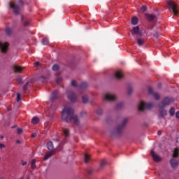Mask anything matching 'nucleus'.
Segmentation results:
<instances>
[{
	"label": "nucleus",
	"mask_w": 179,
	"mask_h": 179,
	"mask_svg": "<svg viewBox=\"0 0 179 179\" xmlns=\"http://www.w3.org/2000/svg\"><path fill=\"white\" fill-rule=\"evenodd\" d=\"M62 120L65 122H71L73 121L76 125H79V118L75 115V111L72 106H66L62 112Z\"/></svg>",
	"instance_id": "obj_1"
},
{
	"label": "nucleus",
	"mask_w": 179,
	"mask_h": 179,
	"mask_svg": "<svg viewBox=\"0 0 179 179\" xmlns=\"http://www.w3.org/2000/svg\"><path fill=\"white\" fill-rule=\"evenodd\" d=\"M127 123L128 118H124L121 124H119L117 127L111 130V136H120V135L122 134V131H124V128L125 127V125H127Z\"/></svg>",
	"instance_id": "obj_2"
},
{
	"label": "nucleus",
	"mask_w": 179,
	"mask_h": 179,
	"mask_svg": "<svg viewBox=\"0 0 179 179\" xmlns=\"http://www.w3.org/2000/svg\"><path fill=\"white\" fill-rule=\"evenodd\" d=\"M117 94L108 92L103 95L102 100L103 103H113L114 101H117Z\"/></svg>",
	"instance_id": "obj_3"
},
{
	"label": "nucleus",
	"mask_w": 179,
	"mask_h": 179,
	"mask_svg": "<svg viewBox=\"0 0 179 179\" xmlns=\"http://www.w3.org/2000/svg\"><path fill=\"white\" fill-rule=\"evenodd\" d=\"M18 3L19 5L13 2L10 3V7L13 10L14 15H20L21 6L23 5V0H19Z\"/></svg>",
	"instance_id": "obj_4"
},
{
	"label": "nucleus",
	"mask_w": 179,
	"mask_h": 179,
	"mask_svg": "<svg viewBox=\"0 0 179 179\" xmlns=\"http://www.w3.org/2000/svg\"><path fill=\"white\" fill-rule=\"evenodd\" d=\"M66 97L71 103L78 101V94L71 90L66 91Z\"/></svg>",
	"instance_id": "obj_5"
},
{
	"label": "nucleus",
	"mask_w": 179,
	"mask_h": 179,
	"mask_svg": "<svg viewBox=\"0 0 179 179\" xmlns=\"http://www.w3.org/2000/svg\"><path fill=\"white\" fill-rule=\"evenodd\" d=\"M153 106L154 104L152 102L146 103L145 101H141L138 106V109L140 111H143V110H150V108H153Z\"/></svg>",
	"instance_id": "obj_6"
},
{
	"label": "nucleus",
	"mask_w": 179,
	"mask_h": 179,
	"mask_svg": "<svg viewBox=\"0 0 179 179\" xmlns=\"http://www.w3.org/2000/svg\"><path fill=\"white\" fill-rule=\"evenodd\" d=\"M167 5L169 9H171L173 10V15H178V9H177V4L173 1H168Z\"/></svg>",
	"instance_id": "obj_7"
},
{
	"label": "nucleus",
	"mask_w": 179,
	"mask_h": 179,
	"mask_svg": "<svg viewBox=\"0 0 179 179\" xmlns=\"http://www.w3.org/2000/svg\"><path fill=\"white\" fill-rule=\"evenodd\" d=\"M131 34L134 36V38H136V36H139V37H142L143 34L139 29V26L134 27L131 30Z\"/></svg>",
	"instance_id": "obj_8"
},
{
	"label": "nucleus",
	"mask_w": 179,
	"mask_h": 179,
	"mask_svg": "<svg viewBox=\"0 0 179 179\" xmlns=\"http://www.w3.org/2000/svg\"><path fill=\"white\" fill-rule=\"evenodd\" d=\"M171 103V99L169 97H165L161 103L159 104V108H164L166 106H169Z\"/></svg>",
	"instance_id": "obj_9"
},
{
	"label": "nucleus",
	"mask_w": 179,
	"mask_h": 179,
	"mask_svg": "<svg viewBox=\"0 0 179 179\" xmlns=\"http://www.w3.org/2000/svg\"><path fill=\"white\" fill-rule=\"evenodd\" d=\"M150 155L155 162H162V157L155 153V151L153 150L150 151Z\"/></svg>",
	"instance_id": "obj_10"
},
{
	"label": "nucleus",
	"mask_w": 179,
	"mask_h": 179,
	"mask_svg": "<svg viewBox=\"0 0 179 179\" xmlns=\"http://www.w3.org/2000/svg\"><path fill=\"white\" fill-rule=\"evenodd\" d=\"M148 92H149L150 94H152V96H153V97H155V100H159V99H160V94H159V93H157V92H154L153 88L149 87Z\"/></svg>",
	"instance_id": "obj_11"
},
{
	"label": "nucleus",
	"mask_w": 179,
	"mask_h": 179,
	"mask_svg": "<svg viewBox=\"0 0 179 179\" xmlns=\"http://www.w3.org/2000/svg\"><path fill=\"white\" fill-rule=\"evenodd\" d=\"M59 96H61V94H59V92L57 90H55L50 95L51 101H54V100H57V99H58Z\"/></svg>",
	"instance_id": "obj_12"
},
{
	"label": "nucleus",
	"mask_w": 179,
	"mask_h": 179,
	"mask_svg": "<svg viewBox=\"0 0 179 179\" xmlns=\"http://www.w3.org/2000/svg\"><path fill=\"white\" fill-rule=\"evenodd\" d=\"M23 69H24V67H22L18 65L13 66V72H15V73H20V72H22V71H23Z\"/></svg>",
	"instance_id": "obj_13"
},
{
	"label": "nucleus",
	"mask_w": 179,
	"mask_h": 179,
	"mask_svg": "<svg viewBox=\"0 0 179 179\" xmlns=\"http://www.w3.org/2000/svg\"><path fill=\"white\" fill-rule=\"evenodd\" d=\"M8 43H2V42H0V49L1 50V52H6L8 51Z\"/></svg>",
	"instance_id": "obj_14"
},
{
	"label": "nucleus",
	"mask_w": 179,
	"mask_h": 179,
	"mask_svg": "<svg viewBox=\"0 0 179 179\" xmlns=\"http://www.w3.org/2000/svg\"><path fill=\"white\" fill-rule=\"evenodd\" d=\"M160 110L158 115L159 118H164L166 115H167V110H166L164 108H160Z\"/></svg>",
	"instance_id": "obj_15"
},
{
	"label": "nucleus",
	"mask_w": 179,
	"mask_h": 179,
	"mask_svg": "<svg viewBox=\"0 0 179 179\" xmlns=\"http://www.w3.org/2000/svg\"><path fill=\"white\" fill-rule=\"evenodd\" d=\"M82 101H83V104H87V103H89V101H90L89 94H84L82 96Z\"/></svg>",
	"instance_id": "obj_16"
},
{
	"label": "nucleus",
	"mask_w": 179,
	"mask_h": 179,
	"mask_svg": "<svg viewBox=\"0 0 179 179\" xmlns=\"http://www.w3.org/2000/svg\"><path fill=\"white\" fill-rule=\"evenodd\" d=\"M32 82L31 80L28 81L23 87V92L22 93H26V90H27V89H29V87H30V86H31L32 85Z\"/></svg>",
	"instance_id": "obj_17"
},
{
	"label": "nucleus",
	"mask_w": 179,
	"mask_h": 179,
	"mask_svg": "<svg viewBox=\"0 0 179 179\" xmlns=\"http://www.w3.org/2000/svg\"><path fill=\"white\" fill-rule=\"evenodd\" d=\"M170 162H171V166L172 169H177V164H178V161L173 159H171Z\"/></svg>",
	"instance_id": "obj_18"
},
{
	"label": "nucleus",
	"mask_w": 179,
	"mask_h": 179,
	"mask_svg": "<svg viewBox=\"0 0 179 179\" xmlns=\"http://www.w3.org/2000/svg\"><path fill=\"white\" fill-rule=\"evenodd\" d=\"M136 40V43L138 44V45H143V44H145V41L143 40V38H138V37H136L135 38Z\"/></svg>",
	"instance_id": "obj_19"
},
{
	"label": "nucleus",
	"mask_w": 179,
	"mask_h": 179,
	"mask_svg": "<svg viewBox=\"0 0 179 179\" xmlns=\"http://www.w3.org/2000/svg\"><path fill=\"white\" fill-rule=\"evenodd\" d=\"M146 17L148 20H149L150 22H152V20H155L156 19V15L153 14H148L146 15Z\"/></svg>",
	"instance_id": "obj_20"
},
{
	"label": "nucleus",
	"mask_w": 179,
	"mask_h": 179,
	"mask_svg": "<svg viewBox=\"0 0 179 179\" xmlns=\"http://www.w3.org/2000/svg\"><path fill=\"white\" fill-rule=\"evenodd\" d=\"M47 148L48 150H50V152H53L52 150H54V144L52 143V141H49L47 143Z\"/></svg>",
	"instance_id": "obj_21"
},
{
	"label": "nucleus",
	"mask_w": 179,
	"mask_h": 179,
	"mask_svg": "<svg viewBox=\"0 0 179 179\" xmlns=\"http://www.w3.org/2000/svg\"><path fill=\"white\" fill-rule=\"evenodd\" d=\"M89 87V83L87 82H83L80 85V89H87Z\"/></svg>",
	"instance_id": "obj_22"
},
{
	"label": "nucleus",
	"mask_w": 179,
	"mask_h": 179,
	"mask_svg": "<svg viewBox=\"0 0 179 179\" xmlns=\"http://www.w3.org/2000/svg\"><path fill=\"white\" fill-rule=\"evenodd\" d=\"M52 155H54V151H50V152L45 155L43 160H48V159H50V157H51Z\"/></svg>",
	"instance_id": "obj_23"
},
{
	"label": "nucleus",
	"mask_w": 179,
	"mask_h": 179,
	"mask_svg": "<svg viewBox=\"0 0 179 179\" xmlns=\"http://www.w3.org/2000/svg\"><path fill=\"white\" fill-rule=\"evenodd\" d=\"M124 106H125V104L124 103V102H119L116 104V109L117 110H121V108H124Z\"/></svg>",
	"instance_id": "obj_24"
},
{
	"label": "nucleus",
	"mask_w": 179,
	"mask_h": 179,
	"mask_svg": "<svg viewBox=\"0 0 179 179\" xmlns=\"http://www.w3.org/2000/svg\"><path fill=\"white\" fill-rule=\"evenodd\" d=\"M115 77L117 78V79H122V78H124V76L122 75V73H121V71H117L115 73Z\"/></svg>",
	"instance_id": "obj_25"
},
{
	"label": "nucleus",
	"mask_w": 179,
	"mask_h": 179,
	"mask_svg": "<svg viewBox=\"0 0 179 179\" xmlns=\"http://www.w3.org/2000/svg\"><path fill=\"white\" fill-rule=\"evenodd\" d=\"M63 135H64V138H67L69 136V129L66 128L63 129Z\"/></svg>",
	"instance_id": "obj_26"
},
{
	"label": "nucleus",
	"mask_w": 179,
	"mask_h": 179,
	"mask_svg": "<svg viewBox=\"0 0 179 179\" xmlns=\"http://www.w3.org/2000/svg\"><path fill=\"white\" fill-rule=\"evenodd\" d=\"M40 122V119H38V117H33L31 122L32 124H38V122Z\"/></svg>",
	"instance_id": "obj_27"
},
{
	"label": "nucleus",
	"mask_w": 179,
	"mask_h": 179,
	"mask_svg": "<svg viewBox=\"0 0 179 179\" xmlns=\"http://www.w3.org/2000/svg\"><path fill=\"white\" fill-rule=\"evenodd\" d=\"M71 86H73V87H78V82H76V80H71Z\"/></svg>",
	"instance_id": "obj_28"
},
{
	"label": "nucleus",
	"mask_w": 179,
	"mask_h": 179,
	"mask_svg": "<svg viewBox=\"0 0 179 179\" xmlns=\"http://www.w3.org/2000/svg\"><path fill=\"white\" fill-rule=\"evenodd\" d=\"M31 169H33V170H34V169H36V159H32V161L31 162Z\"/></svg>",
	"instance_id": "obj_29"
},
{
	"label": "nucleus",
	"mask_w": 179,
	"mask_h": 179,
	"mask_svg": "<svg viewBox=\"0 0 179 179\" xmlns=\"http://www.w3.org/2000/svg\"><path fill=\"white\" fill-rule=\"evenodd\" d=\"M48 43H50V41H48V39L47 38H44L42 40V44H43V45H48Z\"/></svg>",
	"instance_id": "obj_30"
},
{
	"label": "nucleus",
	"mask_w": 179,
	"mask_h": 179,
	"mask_svg": "<svg viewBox=\"0 0 179 179\" xmlns=\"http://www.w3.org/2000/svg\"><path fill=\"white\" fill-rule=\"evenodd\" d=\"M89 160H90V155L85 154V163H89Z\"/></svg>",
	"instance_id": "obj_31"
},
{
	"label": "nucleus",
	"mask_w": 179,
	"mask_h": 179,
	"mask_svg": "<svg viewBox=\"0 0 179 179\" xmlns=\"http://www.w3.org/2000/svg\"><path fill=\"white\" fill-rule=\"evenodd\" d=\"M131 23L132 24H138V18L136 17H134L131 19Z\"/></svg>",
	"instance_id": "obj_32"
},
{
	"label": "nucleus",
	"mask_w": 179,
	"mask_h": 179,
	"mask_svg": "<svg viewBox=\"0 0 179 179\" xmlns=\"http://www.w3.org/2000/svg\"><path fill=\"white\" fill-rule=\"evenodd\" d=\"M173 157H178V148H176L173 154Z\"/></svg>",
	"instance_id": "obj_33"
},
{
	"label": "nucleus",
	"mask_w": 179,
	"mask_h": 179,
	"mask_svg": "<svg viewBox=\"0 0 179 179\" xmlns=\"http://www.w3.org/2000/svg\"><path fill=\"white\" fill-rule=\"evenodd\" d=\"M6 34H8V36H10V34H12V29L7 27L6 29Z\"/></svg>",
	"instance_id": "obj_34"
},
{
	"label": "nucleus",
	"mask_w": 179,
	"mask_h": 179,
	"mask_svg": "<svg viewBox=\"0 0 179 179\" xmlns=\"http://www.w3.org/2000/svg\"><path fill=\"white\" fill-rule=\"evenodd\" d=\"M169 113L171 115H174L176 114V108L174 107L171 108Z\"/></svg>",
	"instance_id": "obj_35"
},
{
	"label": "nucleus",
	"mask_w": 179,
	"mask_h": 179,
	"mask_svg": "<svg viewBox=\"0 0 179 179\" xmlns=\"http://www.w3.org/2000/svg\"><path fill=\"white\" fill-rule=\"evenodd\" d=\"M96 114L98 115H101L102 114H103V109L102 108H98L97 110H96Z\"/></svg>",
	"instance_id": "obj_36"
},
{
	"label": "nucleus",
	"mask_w": 179,
	"mask_h": 179,
	"mask_svg": "<svg viewBox=\"0 0 179 179\" xmlns=\"http://www.w3.org/2000/svg\"><path fill=\"white\" fill-rule=\"evenodd\" d=\"M58 69H59V66L58 64H55L52 66V70L53 71H58Z\"/></svg>",
	"instance_id": "obj_37"
},
{
	"label": "nucleus",
	"mask_w": 179,
	"mask_h": 179,
	"mask_svg": "<svg viewBox=\"0 0 179 179\" xmlns=\"http://www.w3.org/2000/svg\"><path fill=\"white\" fill-rule=\"evenodd\" d=\"M17 83H18L20 85H22V83H23V79H22L21 77H18V78H17Z\"/></svg>",
	"instance_id": "obj_38"
},
{
	"label": "nucleus",
	"mask_w": 179,
	"mask_h": 179,
	"mask_svg": "<svg viewBox=\"0 0 179 179\" xmlns=\"http://www.w3.org/2000/svg\"><path fill=\"white\" fill-rule=\"evenodd\" d=\"M134 92V89H132V87H129L128 90H127V93L128 94H132V92Z\"/></svg>",
	"instance_id": "obj_39"
},
{
	"label": "nucleus",
	"mask_w": 179,
	"mask_h": 179,
	"mask_svg": "<svg viewBox=\"0 0 179 179\" xmlns=\"http://www.w3.org/2000/svg\"><path fill=\"white\" fill-rule=\"evenodd\" d=\"M24 26L25 27H27V26H30V22H29V20H26L25 22H24Z\"/></svg>",
	"instance_id": "obj_40"
},
{
	"label": "nucleus",
	"mask_w": 179,
	"mask_h": 179,
	"mask_svg": "<svg viewBox=\"0 0 179 179\" xmlns=\"http://www.w3.org/2000/svg\"><path fill=\"white\" fill-rule=\"evenodd\" d=\"M20 100H21L20 93H18L17 94V103H19V101H20Z\"/></svg>",
	"instance_id": "obj_41"
},
{
	"label": "nucleus",
	"mask_w": 179,
	"mask_h": 179,
	"mask_svg": "<svg viewBox=\"0 0 179 179\" xmlns=\"http://www.w3.org/2000/svg\"><path fill=\"white\" fill-rule=\"evenodd\" d=\"M107 164V162L105 161V160H103L101 162V167H104V166Z\"/></svg>",
	"instance_id": "obj_42"
},
{
	"label": "nucleus",
	"mask_w": 179,
	"mask_h": 179,
	"mask_svg": "<svg viewBox=\"0 0 179 179\" xmlns=\"http://www.w3.org/2000/svg\"><path fill=\"white\" fill-rule=\"evenodd\" d=\"M147 10H148V8L146 7V6H143L141 7V10H143V12H146Z\"/></svg>",
	"instance_id": "obj_43"
},
{
	"label": "nucleus",
	"mask_w": 179,
	"mask_h": 179,
	"mask_svg": "<svg viewBox=\"0 0 179 179\" xmlns=\"http://www.w3.org/2000/svg\"><path fill=\"white\" fill-rule=\"evenodd\" d=\"M153 36L155 37V38H158V37H160V34L158 32H156L155 34H153Z\"/></svg>",
	"instance_id": "obj_44"
},
{
	"label": "nucleus",
	"mask_w": 179,
	"mask_h": 179,
	"mask_svg": "<svg viewBox=\"0 0 179 179\" xmlns=\"http://www.w3.org/2000/svg\"><path fill=\"white\" fill-rule=\"evenodd\" d=\"M17 131L18 135H20V134H22V132H23V129H22L20 128H18Z\"/></svg>",
	"instance_id": "obj_45"
},
{
	"label": "nucleus",
	"mask_w": 179,
	"mask_h": 179,
	"mask_svg": "<svg viewBox=\"0 0 179 179\" xmlns=\"http://www.w3.org/2000/svg\"><path fill=\"white\" fill-rule=\"evenodd\" d=\"M56 83H58V84L61 83V78H59V77L57 78V80H56Z\"/></svg>",
	"instance_id": "obj_46"
},
{
	"label": "nucleus",
	"mask_w": 179,
	"mask_h": 179,
	"mask_svg": "<svg viewBox=\"0 0 179 179\" xmlns=\"http://www.w3.org/2000/svg\"><path fill=\"white\" fill-rule=\"evenodd\" d=\"M86 114H87V113H86V112H82V113H80V115H81V117H85V116L86 115Z\"/></svg>",
	"instance_id": "obj_47"
},
{
	"label": "nucleus",
	"mask_w": 179,
	"mask_h": 179,
	"mask_svg": "<svg viewBox=\"0 0 179 179\" xmlns=\"http://www.w3.org/2000/svg\"><path fill=\"white\" fill-rule=\"evenodd\" d=\"M34 66H40V62H36L34 63Z\"/></svg>",
	"instance_id": "obj_48"
},
{
	"label": "nucleus",
	"mask_w": 179,
	"mask_h": 179,
	"mask_svg": "<svg viewBox=\"0 0 179 179\" xmlns=\"http://www.w3.org/2000/svg\"><path fill=\"white\" fill-rule=\"evenodd\" d=\"M26 164H27V162L26 161H22V166H26Z\"/></svg>",
	"instance_id": "obj_49"
},
{
	"label": "nucleus",
	"mask_w": 179,
	"mask_h": 179,
	"mask_svg": "<svg viewBox=\"0 0 179 179\" xmlns=\"http://www.w3.org/2000/svg\"><path fill=\"white\" fill-rule=\"evenodd\" d=\"M3 148H6L5 144H3V143H0V149H2Z\"/></svg>",
	"instance_id": "obj_50"
},
{
	"label": "nucleus",
	"mask_w": 179,
	"mask_h": 179,
	"mask_svg": "<svg viewBox=\"0 0 179 179\" xmlns=\"http://www.w3.org/2000/svg\"><path fill=\"white\" fill-rule=\"evenodd\" d=\"M37 136V133H33L32 134H31V137L32 138H36Z\"/></svg>",
	"instance_id": "obj_51"
},
{
	"label": "nucleus",
	"mask_w": 179,
	"mask_h": 179,
	"mask_svg": "<svg viewBox=\"0 0 179 179\" xmlns=\"http://www.w3.org/2000/svg\"><path fill=\"white\" fill-rule=\"evenodd\" d=\"M176 118H179V111L176 113Z\"/></svg>",
	"instance_id": "obj_52"
},
{
	"label": "nucleus",
	"mask_w": 179,
	"mask_h": 179,
	"mask_svg": "<svg viewBox=\"0 0 179 179\" xmlns=\"http://www.w3.org/2000/svg\"><path fill=\"white\" fill-rule=\"evenodd\" d=\"M158 135H162V131H158Z\"/></svg>",
	"instance_id": "obj_53"
},
{
	"label": "nucleus",
	"mask_w": 179,
	"mask_h": 179,
	"mask_svg": "<svg viewBox=\"0 0 179 179\" xmlns=\"http://www.w3.org/2000/svg\"><path fill=\"white\" fill-rule=\"evenodd\" d=\"M0 138H1V139H3V136H2V135L0 136Z\"/></svg>",
	"instance_id": "obj_54"
},
{
	"label": "nucleus",
	"mask_w": 179,
	"mask_h": 179,
	"mask_svg": "<svg viewBox=\"0 0 179 179\" xmlns=\"http://www.w3.org/2000/svg\"><path fill=\"white\" fill-rule=\"evenodd\" d=\"M17 143H20V141L17 140Z\"/></svg>",
	"instance_id": "obj_55"
},
{
	"label": "nucleus",
	"mask_w": 179,
	"mask_h": 179,
	"mask_svg": "<svg viewBox=\"0 0 179 179\" xmlns=\"http://www.w3.org/2000/svg\"><path fill=\"white\" fill-rule=\"evenodd\" d=\"M89 174H92V171H88Z\"/></svg>",
	"instance_id": "obj_56"
},
{
	"label": "nucleus",
	"mask_w": 179,
	"mask_h": 179,
	"mask_svg": "<svg viewBox=\"0 0 179 179\" xmlns=\"http://www.w3.org/2000/svg\"><path fill=\"white\" fill-rule=\"evenodd\" d=\"M148 30H152V27H148Z\"/></svg>",
	"instance_id": "obj_57"
},
{
	"label": "nucleus",
	"mask_w": 179,
	"mask_h": 179,
	"mask_svg": "<svg viewBox=\"0 0 179 179\" xmlns=\"http://www.w3.org/2000/svg\"><path fill=\"white\" fill-rule=\"evenodd\" d=\"M12 128H16V126H13Z\"/></svg>",
	"instance_id": "obj_58"
},
{
	"label": "nucleus",
	"mask_w": 179,
	"mask_h": 179,
	"mask_svg": "<svg viewBox=\"0 0 179 179\" xmlns=\"http://www.w3.org/2000/svg\"><path fill=\"white\" fill-rule=\"evenodd\" d=\"M59 148H61V144L59 145Z\"/></svg>",
	"instance_id": "obj_59"
},
{
	"label": "nucleus",
	"mask_w": 179,
	"mask_h": 179,
	"mask_svg": "<svg viewBox=\"0 0 179 179\" xmlns=\"http://www.w3.org/2000/svg\"><path fill=\"white\" fill-rule=\"evenodd\" d=\"M159 86H162V84H159Z\"/></svg>",
	"instance_id": "obj_60"
},
{
	"label": "nucleus",
	"mask_w": 179,
	"mask_h": 179,
	"mask_svg": "<svg viewBox=\"0 0 179 179\" xmlns=\"http://www.w3.org/2000/svg\"><path fill=\"white\" fill-rule=\"evenodd\" d=\"M56 141H58V139H57Z\"/></svg>",
	"instance_id": "obj_61"
},
{
	"label": "nucleus",
	"mask_w": 179,
	"mask_h": 179,
	"mask_svg": "<svg viewBox=\"0 0 179 179\" xmlns=\"http://www.w3.org/2000/svg\"><path fill=\"white\" fill-rule=\"evenodd\" d=\"M0 160H1V157H0Z\"/></svg>",
	"instance_id": "obj_62"
}]
</instances>
